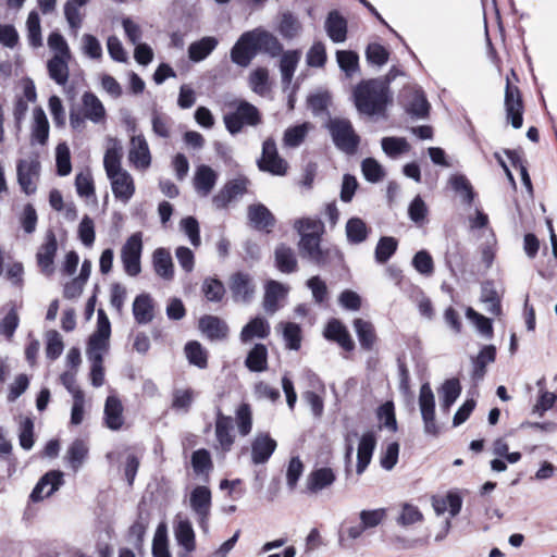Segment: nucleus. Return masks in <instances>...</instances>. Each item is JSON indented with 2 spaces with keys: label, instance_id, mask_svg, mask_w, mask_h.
<instances>
[{
  "label": "nucleus",
  "instance_id": "1",
  "mask_svg": "<svg viewBox=\"0 0 557 557\" xmlns=\"http://www.w3.org/2000/svg\"><path fill=\"white\" fill-rule=\"evenodd\" d=\"M357 110L366 115L382 114L391 100L388 82L382 79L362 81L354 89Z\"/></svg>",
  "mask_w": 557,
  "mask_h": 557
},
{
  "label": "nucleus",
  "instance_id": "2",
  "mask_svg": "<svg viewBox=\"0 0 557 557\" xmlns=\"http://www.w3.org/2000/svg\"><path fill=\"white\" fill-rule=\"evenodd\" d=\"M111 335V324L102 309L98 310L97 330L89 337L86 355L88 360L103 361L104 355L109 350V339Z\"/></svg>",
  "mask_w": 557,
  "mask_h": 557
},
{
  "label": "nucleus",
  "instance_id": "3",
  "mask_svg": "<svg viewBox=\"0 0 557 557\" xmlns=\"http://www.w3.org/2000/svg\"><path fill=\"white\" fill-rule=\"evenodd\" d=\"M329 129L335 146L346 152L354 153L359 144V136L347 119L335 117L330 120Z\"/></svg>",
  "mask_w": 557,
  "mask_h": 557
},
{
  "label": "nucleus",
  "instance_id": "4",
  "mask_svg": "<svg viewBox=\"0 0 557 557\" xmlns=\"http://www.w3.org/2000/svg\"><path fill=\"white\" fill-rule=\"evenodd\" d=\"M260 171L272 175L284 176L288 170V163L277 151L276 143L273 138H268L262 144V152L257 161Z\"/></svg>",
  "mask_w": 557,
  "mask_h": 557
},
{
  "label": "nucleus",
  "instance_id": "5",
  "mask_svg": "<svg viewBox=\"0 0 557 557\" xmlns=\"http://www.w3.org/2000/svg\"><path fill=\"white\" fill-rule=\"evenodd\" d=\"M259 122L258 109L247 101H240L234 112L224 115L225 126L231 134L239 133L244 125L255 126Z\"/></svg>",
  "mask_w": 557,
  "mask_h": 557
},
{
  "label": "nucleus",
  "instance_id": "6",
  "mask_svg": "<svg viewBox=\"0 0 557 557\" xmlns=\"http://www.w3.org/2000/svg\"><path fill=\"white\" fill-rule=\"evenodd\" d=\"M419 408L423 421L424 433L426 435L437 437L441 433V429L435 419V396L430 385H421Z\"/></svg>",
  "mask_w": 557,
  "mask_h": 557
},
{
  "label": "nucleus",
  "instance_id": "7",
  "mask_svg": "<svg viewBox=\"0 0 557 557\" xmlns=\"http://www.w3.org/2000/svg\"><path fill=\"white\" fill-rule=\"evenodd\" d=\"M211 499V491L205 485H198L190 492V508L197 517L200 529L205 533L209 530V517L212 505Z\"/></svg>",
  "mask_w": 557,
  "mask_h": 557
},
{
  "label": "nucleus",
  "instance_id": "8",
  "mask_svg": "<svg viewBox=\"0 0 557 557\" xmlns=\"http://www.w3.org/2000/svg\"><path fill=\"white\" fill-rule=\"evenodd\" d=\"M143 251V239L140 233H135L127 238L121 249V260L124 271L129 276L140 273V257Z\"/></svg>",
  "mask_w": 557,
  "mask_h": 557
},
{
  "label": "nucleus",
  "instance_id": "9",
  "mask_svg": "<svg viewBox=\"0 0 557 557\" xmlns=\"http://www.w3.org/2000/svg\"><path fill=\"white\" fill-rule=\"evenodd\" d=\"M215 438L218 443L215 448L222 453H228L235 442L233 419L223 414L221 409L216 411Z\"/></svg>",
  "mask_w": 557,
  "mask_h": 557
},
{
  "label": "nucleus",
  "instance_id": "10",
  "mask_svg": "<svg viewBox=\"0 0 557 557\" xmlns=\"http://www.w3.org/2000/svg\"><path fill=\"white\" fill-rule=\"evenodd\" d=\"M107 176L110 181L113 196L124 205L128 203L136 190L133 176L126 170Z\"/></svg>",
  "mask_w": 557,
  "mask_h": 557
},
{
  "label": "nucleus",
  "instance_id": "11",
  "mask_svg": "<svg viewBox=\"0 0 557 557\" xmlns=\"http://www.w3.org/2000/svg\"><path fill=\"white\" fill-rule=\"evenodd\" d=\"M230 289L235 301L248 304L253 298L256 285L250 274L236 272L230 277Z\"/></svg>",
  "mask_w": 557,
  "mask_h": 557
},
{
  "label": "nucleus",
  "instance_id": "12",
  "mask_svg": "<svg viewBox=\"0 0 557 557\" xmlns=\"http://www.w3.org/2000/svg\"><path fill=\"white\" fill-rule=\"evenodd\" d=\"M39 161L35 158L21 160L17 164V181L27 195L35 193L36 182L39 175Z\"/></svg>",
  "mask_w": 557,
  "mask_h": 557
},
{
  "label": "nucleus",
  "instance_id": "13",
  "mask_svg": "<svg viewBox=\"0 0 557 557\" xmlns=\"http://www.w3.org/2000/svg\"><path fill=\"white\" fill-rule=\"evenodd\" d=\"M128 161L137 170H147L151 164L148 143L143 135H134L129 140Z\"/></svg>",
  "mask_w": 557,
  "mask_h": 557
},
{
  "label": "nucleus",
  "instance_id": "14",
  "mask_svg": "<svg viewBox=\"0 0 557 557\" xmlns=\"http://www.w3.org/2000/svg\"><path fill=\"white\" fill-rule=\"evenodd\" d=\"M276 441L269 433L257 434L251 442V462L253 465H263L268 462L276 449Z\"/></svg>",
  "mask_w": 557,
  "mask_h": 557
},
{
  "label": "nucleus",
  "instance_id": "15",
  "mask_svg": "<svg viewBox=\"0 0 557 557\" xmlns=\"http://www.w3.org/2000/svg\"><path fill=\"white\" fill-rule=\"evenodd\" d=\"M63 484V473L61 471L52 470L47 472L40 478L30 493L33 502H40L46 497L52 495Z\"/></svg>",
  "mask_w": 557,
  "mask_h": 557
},
{
  "label": "nucleus",
  "instance_id": "16",
  "mask_svg": "<svg viewBox=\"0 0 557 557\" xmlns=\"http://www.w3.org/2000/svg\"><path fill=\"white\" fill-rule=\"evenodd\" d=\"M256 54V45L250 30L244 33L231 50L232 61L243 67L248 66Z\"/></svg>",
  "mask_w": 557,
  "mask_h": 557
},
{
  "label": "nucleus",
  "instance_id": "17",
  "mask_svg": "<svg viewBox=\"0 0 557 557\" xmlns=\"http://www.w3.org/2000/svg\"><path fill=\"white\" fill-rule=\"evenodd\" d=\"M250 33L256 45L257 53L264 52L273 58L282 53L283 45L272 33L260 27L250 30Z\"/></svg>",
  "mask_w": 557,
  "mask_h": 557
},
{
  "label": "nucleus",
  "instance_id": "18",
  "mask_svg": "<svg viewBox=\"0 0 557 557\" xmlns=\"http://www.w3.org/2000/svg\"><path fill=\"white\" fill-rule=\"evenodd\" d=\"M58 249V242L54 233L48 231L44 244L39 247L36 259L41 271L46 274L53 272V262Z\"/></svg>",
  "mask_w": 557,
  "mask_h": 557
},
{
  "label": "nucleus",
  "instance_id": "19",
  "mask_svg": "<svg viewBox=\"0 0 557 557\" xmlns=\"http://www.w3.org/2000/svg\"><path fill=\"white\" fill-rule=\"evenodd\" d=\"M505 108L507 120L511 123L513 128L522 126V101L518 88L510 86L507 83L505 92Z\"/></svg>",
  "mask_w": 557,
  "mask_h": 557
},
{
  "label": "nucleus",
  "instance_id": "20",
  "mask_svg": "<svg viewBox=\"0 0 557 557\" xmlns=\"http://www.w3.org/2000/svg\"><path fill=\"white\" fill-rule=\"evenodd\" d=\"M174 536L184 553L180 557H189V554L196 549L195 532L191 522L188 519H178L174 524Z\"/></svg>",
  "mask_w": 557,
  "mask_h": 557
},
{
  "label": "nucleus",
  "instance_id": "21",
  "mask_svg": "<svg viewBox=\"0 0 557 557\" xmlns=\"http://www.w3.org/2000/svg\"><path fill=\"white\" fill-rule=\"evenodd\" d=\"M218 181V173L209 165L201 164L196 168L194 174V188L201 197H207L214 188Z\"/></svg>",
  "mask_w": 557,
  "mask_h": 557
},
{
  "label": "nucleus",
  "instance_id": "22",
  "mask_svg": "<svg viewBox=\"0 0 557 557\" xmlns=\"http://www.w3.org/2000/svg\"><path fill=\"white\" fill-rule=\"evenodd\" d=\"M122 156L123 147L121 141L117 138L108 137L103 157V168L107 175L124 170L121 164Z\"/></svg>",
  "mask_w": 557,
  "mask_h": 557
},
{
  "label": "nucleus",
  "instance_id": "23",
  "mask_svg": "<svg viewBox=\"0 0 557 557\" xmlns=\"http://www.w3.org/2000/svg\"><path fill=\"white\" fill-rule=\"evenodd\" d=\"M82 110L84 117L95 124H101L106 121V108L101 100L92 92L87 91L82 96Z\"/></svg>",
  "mask_w": 557,
  "mask_h": 557
},
{
  "label": "nucleus",
  "instance_id": "24",
  "mask_svg": "<svg viewBox=\"0 0 557 557\" xmlns=\"http://www.w3.org/2000/svg\"><path fill=\"white\" fill-rule=\"evenodd\" d=\"M321 235L305 234L300 237L299 251L302 258L321 264L325 261V253L320 246Z\"/></svg>",
  "mask_w": 557,
  "mask_h": 557
},
{
  "label": "nucleus",
  "instance_id": "25",
  "mask_svg": "<svg viewBox=\"0 0 557 557\" xmlns=\"http://www.w3.org/2000/svg\"><path fill=\"white\" fill-rule=\"evenodd\" d=\"M103 413L104 424L108 429L119 431L123 426V405L115 395L108 396Z\"/></svg>",
  "mask_w": 557,
  "mask_h": 557
},
{
  "label": "nucleus",
  "instance_id": "26",
  "mask_svg": "<svg viewBox=\"0 0 557 557\" xmlns=\"http://www.w3.org/2000/svg\"><path fill=\"white\" fill-rule=\"evenodd\" d=\"M199 329L211 341H223L228 335L226 322L215 315H205L199 320Z\"/></svg>",
  "mask_w": 557,
  "mask_h": 557
},
{
  "label": "nucleus",
  "instance_id": "27",
  "mask_svg": "<svg viewBox=\"0 0 557 557\" xmlns=\"http://www.w3.org/2000/svg\"><path fill=\"white\" fill-rule=\"evenodd\" d=\"M336 480L335 472L327 467L319 468L309 473L306 486L308 492L317 494L324 488L330 487Z\"/></svg>",
  "mask_w": 557,
  "mask_h": 557
},
{
  "label": "nucleus",
  "instance_id": "28",
  "mask_svg": "<svg viewBox=\"0 0 557 557\" xmlns=\"http://www.w3.org/2000/svg\"><path fill=\"white\" fill-rule=\"evenodd\" d=\"M432 507L437 516L448 511L450 517H456L462 507V498L457 492H448L445 496H433Z\"/></svg>",
  "mask_w": 557,
  "mask_h": 557
},
{
  "label": "nucleus",
  "instance_id": "29",
  "mask_svg": "<svg viewBox=\"0 0 557 557\" xmlns=\"http://www.w3.org/2000/svg\"><path fill=\"white\" fill-rule=\"evenodd\" d=\"M247 188V181L245 178H236L228 182L223 189H221L214 197L213 203L216 208H224L233 199L242 196Z\"/></svg>",
  "mask_w": 557,
  "mask_h": 557
},
{
  "label": "nucleus",
  "instance_id": "30",
  "mask_svg": "<svg viewBox=\"0 0 557 557\" xmlns=\"http://www.w3.org/2000/svg\"><path fill=\"white\" fill-rule=\"evenodd\" d=\"M324 336L336 342L343 349L350 351L355 348V343L351 339L346 326L338 320H331L324 331Z\"/></svg>",
  "mask_w": 557,
  "mask_h": 557
},
{
  "label": "nucleus",
  "instance_id": "31",
  "mask_svg": "<svg viewBox=\"0 0 557 557\" xmlns=\"http://www.w3.org/2000/svg\"><path fill=\"white\" fill-rule=\"evenodd\" d=\"M301 58V52L299 50H287L282 51L281 60H280V72L282 76V84L284 88H288L295 71L298 66V63Z\"/></svg>",
  "mask_w": 557,
  "mask_h": 557
},
{
  "label": "nucleus",
  "instance_id": "32",
  "mask_svg": "<svg viewBox=\"0 0 557 557\" xmlns=\"http://www.w3.org/2000/svg\"><path fill=\"white\" fill-rule=\"evenodd\" d=\"M325 30L332 41L344 42L347 37V22L337 11H332L326 17Z\"/></svg>",
  "mask_w": 557,
  "mask_h": 557
},
{
  "label": "nucleus",
  "instance_id": "33",
  "mask_svg": "<svg viewBox=\"0 0 557 557\" xmlns=\"http://www.w3.org/2000/svg\"><path fill=\"white\" fill-rule=\"evenodd\" d=\"M375 448V438L372 433H366L361 436L358 451H357V468L356 471L358 474L364 472L367 467L369 466L373 450Z\"/></svg>",
  "mask_w": 557,
  "mask_h": 557
},
{
  "label": "nucleus",
  "instance_id": "34",
  "mask_svg": "<svg viewBox=\"0 0 557 557\" xmlns=\"http://www.w3.org/2000/svg\"><path fill=\"white\" fill-rule=\"evenodd\" d=\"M269 334V322L264 318L256 317L243 327L239 337L243 343H247L253 338H265Z\"/></svg>",
  "mask_w": 557,
  "mask_h": 557
},
{
  "label": "nucleus",
  "instance_id": "35",
  "mask_svg": "<svg viewBox=\"0 0 557 557\" xmlns=\"http://www.w3.org/2000/svg\"><path fill=\"white\" fill-rule=\"evenodd\" d=\"M152 263L156 273L166 280L171 281L174 276V267L172 257L165 248H158L152 255Z\"/></svg>",
  "mask_w": 557,
  "mask_h": 557
},
{
  "label": "nucleus",
  "instance_id": "36",
  "mask_svg": "<svg viewBox=\"0 0 557 557\" xmlns=\"http://www.w3.org/2000/svg\"><path fill=\"white\" fill-rule=\"evenodd\" d=\"M287 294V288L276 282L270 281L265 287V294L263 299V308L267 312L273 314L278 309V301L283 299Z\"/></svg>",
  "mask_w": 557,
  "mask_h": 557
},
{
  "label": "nucleus",
  "instance_id": "37",
  "mask_svg": "<svg viewBox=\"0 0 557 557\" xmlns=\"http://www.w3.org/2000/svg\"><path fill=\"white\" fill-rule=\"evenodd\" d=\"M88 446L85 441L77 438L67 448L65 460L67 461L70 468L76 472L84 465L85 460L88 456Z\"/></svg>",
  "mask_w": 557,
  "mask_h": 557
},
{
  "label": "nucleus",
  "instance_id": "38",
  "mask_svg": "<svg viewBox=\"0 0 557 557\" xmlns=\"http://www.w3.org/2000/svg\"><path fill=\"white\" fill-rule=\"evenodd\" d=\"M133 314L137 323L147 324L153 319V304L148 294L137 296L133 302Z\"/></svg>",
  "mask_w": 557,
  "mask_h": 557
},
{
  "label": "nucleus",
  "instance_id": "39",
  "mask_svg": "<svg viewBox=\"0 0 557 557\" xmlns=\"http://www.w3.org/2000/svg\"><path fill=\"white\" fill-rule=\"evenodd\" d=\"M276 29L283 38L290 40L300 35L302 25L293 13L284 12L280 16Z\"/></svg>",
  "mask_w": 557,
  "mask_h": 557
},
{
  "label": "nucleus",
  "instance_id": "40",
  "mask_svg": "<svg viewBox=\"0 0 557 557\" xmlns=\"http://www.w3.org/2000/svg\"><path fill=\"white\" fill-rule=\"evenodd\" d=\"M276 330L282 333L285 347L290 350H298L301 346V329L294 322H281L277 324Z\"/></svg>",
  "mask_w": 557,
  "mask_h": 557
},
{
  "label": "nucleus",
  "instance_id": "41",
  "mask_svg": "<svg viewBox=\"0 0 557 557\" xmlns=\"http://www.w3.org/2000/svg\"><path fill=\"white\" fill-rule=\"evenodd\" d=\"M215 37L207 36L193 42L188 48V57L193 62L205 60L218 46Z\"/></svg>",
  "mask_w": 557,
  "mask_h": 557
},
{
  "label": "nucleus",
  "instance_id": "42",
  "mask_svg": "<svg viewBox=\"0 0 557 557\" xmlns=\"http://www.w3.org/2000/svg\"><path fill=\"white\" fill-rule=\"evenodd\" d=\"M423 520L424 516L418 506L407 502L399 505V515L396 518L397 525L408 528L421 523Z\"/></svg>",
  "mask_w": 557,
  "mask_h": 557
},
{
  "label": "nucleus",
  "instance_id": "43",
  "mask_svg": "<svg viewBox=\"0 0 557 557\" xmlns=\"http://www.w3.org/2000/svg\"><path fill=\"white\" fill-rule=\"evenodd\" d=\"M71 59H61L59 57H52L47 62V69L49 77L54 81L58 85L64 86L70 76L69 62Z\"/></svg>",
  "mask_w": 557,
  "mask_h": 557
},
{
  "label": "nucleus",
  "instance_id": "44",
  "mask_svg": "<svg viewBox=\"0 0 557 557\" xmlns=\"http://www.w3.org/2000/svg\"><path fill=\"white\" fill-rule=\"evenodd\" d=\"M354 329L358 336L360 346L367 350L372 349L376 341L373 324L363 319H356L354 321Z\"/></svg>",
  "mask_w": 557,
  "mask_h": 557
},
{
  "label": "nucleus",
  "instance_id": "45",
  "mask_svg": "<svg viewBox=\"0 0 557 557\" xmlns=\"http://www.w3.org/2000/svg\"><path fill=\"white\" fill-rule=\"evenodd\" d=\"M33 140L40 145H45L49 137V123L45 111L41 108H36L33 113L32 126Z\"/></svg>",
  "mask_w": 557,
  "mask_h": 557
},
{
  "label": "nucleus",
  "instance_id": "46",
  "mask_svg": "<svg viewBox=\"0 0 557 557\" xmlns=\"http://www.w3.org/2000/svg\"><path fill=\"white\" fill-rule=\"evenodd\" d=\"M248 218L256 228L265 230L274 225V216L263 205H252L248 208Z\"/></svg>",
  "mask_w": 557,
  "mask_h": 557
},
{
  "label": "nucleus",
  "instance_id": "47",
  "mask_svg": "<svg viewBox=\"0 0 557 557\" xmlns=\"http://www.w3.org/2000/svg\"><path fill=\"white\" fill-rule=\"evenodd\" d=\"M69 393L73 396V405L71 410V424L79 425L84 420L85 412V395L79 389V385H65Z\"/></svg>",
  "mask_w": 557,
  "mask_h": 557
},
{
  "label": "nucleus",
  "instance_id": "48",
  "mask_svg": "<svg viewBox=\"0 0 557 557\" xmlns=\"http://www.w3.org/2000/svg\"><path fill=\"white\" fill-rule=\"evenodd\" d=\"M311 128L312 125L307 122L300 125L288 127L284 132L283 145L288 148L300 146Z\"/></svg>",
  "mask_w": 557,
  "mask_h": 557
},
{
  "label": "nucleus",
  "instance_id": "49",
  "mask_svg": "<svg viewBox=\"0 0 557 557\" xmlns=\"http://www.w3.org/2000/svg\"><path fill=\"white\" fill-rule=\"evenodd\" d=\"M345 228L347 240L351 244L363 243L368 237L369 230L360 218L349 219Z\"/></svg>",
  "mask_w": 557,
  "mask_h": 557
},
{
  "label": "nucleus",
  "instance_id": "50",
  "mask_svg": "<svg viewBox=\"0 0 557 557\" xmlns=\"http://www.w3.org/2000/svg\"><path fill=\"white\" fill-rule=\"evenodd\" d=\"M275 262L281 272L292 273L297 268V260L292 248L284 245L275 249Z\"/></svg>",
  "mask_w": 557,
  "mask_h": 557
},
{
  "label": "nucleus",
  "instance_id": "51",
  "mask_svg": "<svg viewBox=\"0 0 557 557\" xmlns=\"http://www.w3.org/2000/svg\"><path fill=\"white\" fill-rule=\"evenodd\" d=\"M190 462L193 470L197 475L206 474V476H208L213 469L210 453L205 448L195 450L191 455Z\"/></svg>",
  "mask_w": 557,
  "mask_h": 557
},
{
  "label": "nucleus",
  "instance_id": "52",
  "mask_svg": "<svg viewBox=\"0 0 557 557\" xmlns=\"http://www.w3.org/2000/svg\"><path fill=\"white\" fill-rule=\"evenodd\" d=\"M268 350L263 344H256L246 358V366L251 371H262L267 366Z\"/></svg>",
  "mask_w": 557,
  "mask_h": 557
},
{
  "label": "nucleus",
  "instance_id": "53",
  "mask_svg": "<svg viewBox=\"0 0 557 557\" xmlns=\"http://www.w3.org/2000/svg\"><path fill=\"white\" fill-rule=\"evenodd\" d=\"M481 300L485 305V311L498 315L500 313V299L491 283H485L482 286Z\"/></svg>",
  "mask_w": 557,
  "mask_h": 557
},
{
  "label": "nucleus",
  "instance_id": "54",
  "mask_svg": "<svg viewBox=\"0 0 557 557\" xmlns=\"http://www.w3.org/2000/svg\"><path fill=\"white\" fill-rule=\"evenodd\" d=\"M336 61L341 70L348 77L352 76L359 69V57L354 51L338 50L336 52Z\"/></svg>",
  "mask_w": 557,
  "mask_h": 557
},
{
  "label": "nucleus",
  "instance_id": "55",
  "mask_svg": "<svg viewBox=\"0 0 557 557\" xmlns=\"http://www.w3.org/2000/svg\"><path fill=\"white\" fill-rule=\"evenodd\" d=\"M496 349L493 345L484 346L474 360L473 377L481 380L485 372L486 364L495 360Z\"/></svg>",
  "mask_w": 557,
  "mask_h": 557
},
{
  "label": "nucleus",
  "instance_id": "56",
  "mask_svg": "<svg viewBox=\"0 0 557 557\" xmlns=\"http://www.w3.org/2000/svg\"><path fill=\"white\" fill-rule=\"evenodd\" d=\"M386 516L387 510L385 508L363 509L359 512L360 523L366 530L380 525Z\"/></svg>",
  "mask_w": 557,
  "mask_h": 557
},
{
  "label": "nucleus",
  "instance_id": "57",
  "mask_svg": "<svg viewBox=\"0 0 557 557\" xmlns=\"http://www.w3.org/2000/svg\"><path fill=\"white\" fill-rule=\"evenodd\" d=\"M49 49L53 52V57L61 59H71V50L65 38L58 32H52L47 40Z\"/></svg>",
  "mask_w": 557,
  "mask_h": 557
},
{
  "label": "nucleus",
  "instance_id": "58",
  "mask_svg": "<svg viewBox=\"0 0 557 557\" xmlns=\"http://www.w3.org/2000/svg\"><path fill=\"white\" fill-rule=\"evenodd\" d=\"M64 348L62 336L59 332L50 330L46 333V357L55 360Z\"/></svg>",
  "mask_w": 557,
  "mask_h": 557
},
{
  "label": "nucleus",
  "instance_id": "59",
  "mask_svg": "<svg viewBox=\"0 0 557 557\" xmlns=\"http://www.w3.org/2000/svg\"><path fill=\"white\" fill-rule=\"evenodd\" d=\"M294 227L300 237H302L305 234H312V236L322 235L324 228L323 223L320 220L313 218L298 219L294 222Z\"/></svg>",
  "mask_w": 557,
  "mask_h": 557
},
{
  "label": "nucleus",
  "instance_id": "60",
  "mask_svg": "<svg viewBox=\"0 0 557 557\" xmlns=\"http://www.w3.org/2000/svg\"><path fill=\"white\" fill-rule=\"evenodd\" d=\"M377 418L381 426L389 430L391 432L397 431V421L395 417V408L393 401H386L377 409Z\"/></svg>",
  "mask_w": 557,
  "mask_h": 557
},
{
  "label": "nucleus",
  "instance_id": "61",
  "mask_svg": "<svg viewBox=\"0 0 557 557\" xmlns=\"http://www.w3.org/2000/svg\"><path fill=\"white\" fill-rule=\"evenodd\" d=\"M430 104L421 90H416L412 99L408 104V112L419 119H423L429 114Z\"/></svg>",
  "mask_w": 557,
  "mask_h": 557
},
{
  "label": "nucleus",
  "instance_id": "62",
  "mask_svg": "<svg viewBox=\"0 0 557 557\" xmlns=\"http://www.w3.org/2000/svg\"><path fill=\"white\" fill-rule=\"evenodd\" d=\"M397 240L394 237H382L375 248V260L385 263L396 251Z\"/></svg>",
  "mask_w": 557,
  "mask_h": 557
},
{
  "label": "nucleus",
  "instance_id": "63",
  "mask_svg": "<svg viewBox=\"0 0 557 557\" xmlns=\"http://www.w3.org/2000/svg\"><path fill=\"white\" fill-rule=\"evenodd\" d=\"M153 557H171L168 546L166 529L164 524H160L156 531L152 541Z\"/></svg>",
  "mask_w": 557,
  "mask_h": 557
},
{
  "label": "nucleus",
  "instance_id": "64",
  "mask_svg": "<svg viewBox=\"0 0 557 557\" xmlns=\"http://www.w3.org/2000/svg\"><path fill=\"white\" fill-rule=\"evenodd\" d=\"M268 81L269 72L264 67L255 70L249 76V85L251 89L260 96H264L268 92Z\"/></svg>",
  "mask_w": 557,
  "mask_h": 557
}]
</instances>
